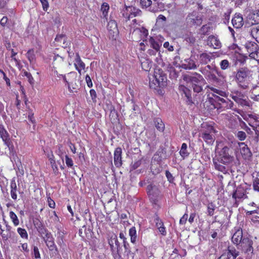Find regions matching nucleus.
Wrapping results in <instances>:
<instances>
[{
    "label": "nucleus",
    "mask_w": 259,
    "mask_h": 259,
    "mask_svg": "<svg viewBox=\"0 0 259 259\" xmlns=\"http://www.w3.org/2000/svg\"><path fill=\"white\" fill-rule=\"evenodd\" d=\"M149 87L151 89L163 88L167 84V76L164 72L159 68H156L154 73L149 77Z\"/></svg>",
    "instance_id": "f257e3e1"
},
{
    "label": "nucleus",
    "mask_w": 259,
    "mask_h": 259,
    "mask_svg": "<svg viewBox=\"0 0 259 259\" xmlns=\"http://www.w3.org/2000/svg\"><path fill=\"white\" fill-rule=\"evenodd\" d=\"M202 16L197 11L189 13L186 18L185 23L187 27H197L202 23Z\"/></svg>",
    "instance_id": "f03ea898"
},
{
    "label": "nucleus",
    "mask_w": 259,
    "mask_h": 259,
    "mask_svg": "<svg viewBox=\"0 0 259 259\" xmlns=\"http://www.w3.org/2000/svg\"><path fill=\"white\" fill-rule=\"evenodd\" d=\"M252 245V240L248 238H244L241 244L238 246V248L242 250L246 254L245 259H250L254 254Z\"/></svg>",
    "instance_id": "7ed1b4c3"
},
{
    "label": "nucleus",
    "mask_w": 259,
    "mask_h": 259,
    "mask_svg": "<svg viewBox=\"0 0 259 259\" xmlns=\"http://www.w3.org/2000/svg\"><path fill=\"white\" fill-rule=\"evenodd\" d=\"M248 54L250 58L259 61V47L254 42L248 41L245 45Z\"/></svg>",
    "instance_id": "20e7f679"
},
{
    "label": "nucleus",
    "mask_w": 259,
    "mask_h": 259,
    "mask_svg": "<svg viewBox=\"0 0 259 259\" xmlns=\"http://www.w3.org/2000/svg\"><path fill=\"white\" fill-rule=\"evenodd\" d=\"M230 151L229 147H223L219 152L218 161L225 164L231 163L233 160V157L230 155Z\"/></svg>",
    "instance_id": "39448f33"
},
{
    "label": "nucleus",
    "mask_w": 259,
    "mask_h": 259,
    "mask_svg": "<svg viewBox=\"0 0 259 259\" xmlns=\"http://www.w3.org/2000/svg\"><path fill=\"white\" fill-rule=\"evenodd\" d=\"M141 11L136 7H128L123 11L122 15L127 20H130L131 18L141 15Z\"/></svg>",
    "instance_id": "423d86ee"
},
{
    "label": "nucleus",
    "mask_w": 259,
    "mask_h": 259,
    "mask_svg": "<svg viewBox=\"0 0 259 259\" xmlns=\"http://www.w3.org/2000/svg\"><path fill=\"white\" fill-rule=\"evenodd\" d=\"M107 29L109 37L112 39H116L118 34V29L115 21L111 20L108 22Z\"/></svg>",
    "instance_id": "0eeeda50"
},
{
    "label": "nucleus",
    "mask_w": 259,
    "mask_h": 259,
    "mask_svg": "<svg viewBox=\"0 0 259 259\" xmlns=\"http://www.w3.org/2000/svg\"><path fill=\"white\" fill-rule=\"evenodd\" d=\"M214 124V123L213 124L208 123V122L202 123L201 124V128L200 133H206L215 136V134L218 133V131L213 126Z\"/></svg>",
    "instance_id": "6e6552de"
},
{
    "label": "nucleus",
    "mask_w": 259,
    "mask_h": 259,
    "mask_svg": "<svg viewBox=\"0 0 259 259\" xmlns=\"http://www.w3.org/2000/svg\"><path fill=\"white\" fill-rule=\"evenodd\" d=\"M196 76H189L185 75L183 76V79L186 81H190L193 85L199 84L201 81L204 80L202 76L196 72L194 73Z\"/></svg>",
    "instance_id": "1a4fd4ad"
},
{
    "label": "nucleus",
    "mask_w": 259,
    "mask_h": 259,
    "mask_svg": "<svg viewBox=\"0 0 259 259\" xmlns=\"http://www.w3.org/2000/svg\"><path fill=\"white\" fill-rule=\"evenodd\" d=\"M250 71L247 68H241L237 72L236 78L239 82H244L247 77L249 75Z\"/></svg>",
    "instance_id": "9d476101"
},
{
    "label": "nucleus",
    "mask_w": 259,
    "mask_h": 259,
    "mask_svg": "<svg viewBox=\"0 0 259 259\" xmlns=\"http://www.w3.org/2000/svg\"><path fill=\"white\" fill-rule=\"evenodd\" d=\"M181 67L182 68L186 70H192L196 69L197 65L191 56L190 58L184 60V62L182 64Z\"/></svg>",
    "instance_id": "9b49d317"
},
{
    "label": "nucleus",
    "mask_w": 259,
    "mask_h": 259,
    "mask_svg": "<svg viewBox=\"0 0 259 259\" xmlns=\"http://www.w3.org/2000/svg\"><path fill=\"white\" fill-rule=\"evenodd\" d=\"M44 239L47 246L51 251H53L54 250H57L53 237L50 233L47 232L45 236L44 237Z\"/></svg>",
    "instance_id": "f8f14e48"
},
{
    "label": "nucleus",
    "mask_w": 259,
    "mask_h": 259,
    "mask_svg": "<svg viewBox=\"0 0 259 259\" xmlns=\"http://www.w3.org/2000/svg\"><path fill=\"white\" fill-rule=\"evenodd\" d=\"M200 71L204 75L207 80L211 82H218L219 78L216 76L215 73L218 71H207L206 70H200Z\"/></svg>",
    "instance_id": "ddd939ff"
},
{
    "label": "nucleus",
    "mask_w": 259,
    "mask_h": 259,
    "mask_svg": "<svg viewBox=\"0 0 259 259\" xmlns=\"http://www.w3.org/2000/svg\"><path fill=\"white\" fill-rule=\"evenodd\" d=\"M207 44L214 49H219L221 47V42L218 38L214 35H210L207 38Z\"/></svg>",
    "instance_id": "4468645a"
},
{
    "label": "nucleus",
    "mask_w": 259,
    "mask_h": 259,
    "mask_svg": "<svg viewBox=\"0 0 259 259\" xmlns=\"http://www.w3.org/2000/svg\"><path fill=\"white\" fill-rule=\"evenodd\" d=\"M109 244L112 251H116L118 252L120 248V243L115 235H113L111 237L110 239L109 240Z\"/></svg>",
    "instance_id": "2eb2a0df"
},
{
    "label": "nucleus",
    "mask_w": 259,
    "mask_h": 259,
    "mask_svg": "<svg viewBox=\"0 0 259 259\" xmlns=\"http://www.w3.org/2000/svg\"><path fill=\"white\" fill-rule=\"evenodd\" d=\"M243 240L242 230L238 229L234 233L232 237V241L234 244L239 246Z\"/></svg>",
    "instance_id": "dca6fc26"
},
{
    "label": "nucleus",
    "mask_w": 259,
    "mask_h": 259,
    "mask_svg": "<svg viewBox=\"0 0 259 259\" xmlns=\"http://www.w3.org/2000/svg\"><path fill=\"white\" fill-rule=\"evenodd\" d=\"M121 153L122 150L120 147L117 148L114 153V164L116 167H119L121 165Z\"/></svg>",
    "instance_id": "f3484780"
},
{
    "label": "nucleus",
    "mask_w": 259,
    "mask_h": 259,
    "mask_svg": "<svg viewBox=\"0 0 259 259\" xmlns=\"http://www.w3.org/2000/svg\"><path fill=\"white\" fill-rule=\"evenodd\" d=\"M233 26L236 28H241L243 25V19L241 15L235 14L232 20Z\"/></svg>",
    "instance_id": "a211bd4d"
},
{
    "label": "nucleus",
    "mask_w": 259,
    "mask_h": 259,
    "mask_svg": "<svg viewBox=\"0 0 259 259\" xmlns=\"http://www.w3.org/2000/svg\"><path fill=\"white\" fill-rule=\"evenodd\" d=\"M74 65L76 69L81 74V71L85 68V64L81 61L78 53L76 54V57Z\"/></svg>",
    "instance_id": "6ab92c4d"
},
{
    "label": "nucleus",
    "mask_w": 259,
    "mask_h": 259,
    "mask_svg": "<svg viewBox=\"0 0 259 259\" xmlns=\"http://www.w3.org/2000/svg\"><path fill=\"white\" fill-rule=\"evenodd\" d=\"M239 147H240V152L241 154L245 158L250 157L252 155L250 149L244 143H239Z\"/></svg>",
    "instance_id": "aec40b11"
},
{
    "label": "nucleus",
    "mask_w": 259,
    "mask_h": 259,
    "mask_svg": "<svg viewBox=\"0 0 259 259\" xmlns=\"http://www.w3.org/2000/svg\"><path fill=\"white\" fill-rule=\"evenodd\" d=\"M249 23L251 25L259 23V10L253 11L248 16Z\"/></svg>",
    "instance_id": "412c9836"
},
{
    "label": "nucleus",
    "mask_w": 259,
    "mask_h": 259,
    "mask_svg": "<svg viewBox=\"0 0 259 259\" xmlns=\"http://www.w3.org/2000/svg\"><path fill=\"white\" fill-rule=\"evenodd\" d=\"M180 92L185 95V96L187 99V102L189 103H192V97L190 90L183 85H180L179 87Z\"/></svg>",
    "instance_id": "4be33fe9"
},
{
    "label": "nucleus",
    "mask_w": 259,
    "mask_h": 259,
    "mask_svg": "<svg viewBox=\"0 0 259 259\" xmlns=\"http://www.w3.org/2000/svg\"><path fill=\"white\" fill-rule=\"evenodd\" d=\"M201 137L208 144L212 145L215 141V138L214 135H212L208 133H200Z\"/></svg>",
    "instance_id": "5701e85b"
},
{
    "label": "nucleus",
    "mask_w": 259,
    "mask_h": 259,
    "mask_svg": "<svg viewBox=\"0 0 259 259\" xmlns=\"http://www.w3.org/2000/svg\"><path fill=\"white\" fill-rule=\"evenodd\" d=\"M232 99L237 103L241 105H246L247 101L244 98L245 96L240 92H237L232 97Z\"/></svg>",
    "instance_id": "b1692460"
},
{
    "label": "nucleus",
    "mask_w": 259,
    "mask_h": 259,
    "mask_svg": "<svg viewBox=\"0 0 259 259\" xmlns=\"http://www.w3.org/2000/svg\"><path fill=\"white\" fill-rule=\"evenodd\" d=\"M64 63V58L59 55H55L53 58V65L54 68L61 67Z\"/></svg>",
    "instance_id": "393cba45"
},
{
    "label": "nucleus",
    "mask_w": 259,
    "mask_h": 259,
    "mask_svg": "<svg viewBox=\"0 0 259 259\" xmlns=\"http://www.w3.org/2000/svg\"><path fill=\"white\" fill-rule=\"evenodd\" d=\"M225 252L228 254L230 257L232 259H235L237 256L239 255V252L237 251L236 249L232 246H228V249Z\"/></svg>",
    "instance_id": "a878e982"
},
{
    "label": "nucleus",
    "mask_w": 259,
    "mask_h": 259,
    "mask_svg": "<svg viewBox=\"0 0 259 259\" xmlns=\"http://www.w3.org/2000/svg\"><path fill=\"white\" fill-rule=\"evenodd\" d=\"M211 57L207 53H202L199 56V62L202 64H207L210 61Z\"/></svg>",
    "instance_id": "bb28decb"
},
{
    "label": "nucleus",
    "mask_w": 259,
    "mask_h": 259,
    "mask_svg": "<svg viewBox=\"0 0 259 259\" xmlns=\"http://www.w3.org/2000/svg\"><path fill=\"white\" fill-rule=\"evenodd\" d=\"M140 5L142 8L148 9L151 12H155V10L151 7V0H140Z\"/></svg>",
    "instance_id": "cd10ccee"
},
{
    "label": "nucleus",
    "mask_w": 259,
    "mask_h": 259,
    "mask_svg": "<svg viewBox=\"0 0 259 259\" xmlns=\"http://www.w3.org/2000/svg\"><path fill=\"white\" fill-rule=\"evenodd\" d=\"M67 37L66 35L64 34H60L56 36L55 38V41L57 42L60 43V45H62V47H66L67 43L66 42Z\"/></svg>",
    "instance_id": "c85d7f7f"
},
{
    "label": "nucleus",
    "mask_w": 259,
    "mask_h": 259,
    "mask_svg": "<svg viewBox=\"0 0 259 259\" xmlns=\"http://www.w3.org/2000/svg\"><path fill=\"white\" fill-rule=\"evenodd\" d=\"M211 29V26L210 23H207L203 25L199 29V33L201 35H207Z\"/></svg>",
    "instance_id": "c756f323"
},
{
    "label": "nucleus",
    "mask_w": 259,
    "mask_h": 259,
    "mask_svg": "<svg viewBox=\"0 0 259 259\" xmlns=\"http://www.w3.org/2000/svg\"><path fill=\"white\" fill-rule=\"evenodd\" d=\"M184 40L191 45H193L196 41V38L193 33L190 32L184 35Z\"/></svg>",
    "instance_id": "7c9ffc66"
},
{
    "label": "nucleus",
    "mask_w": 259,
    "mask_h": 259,
    "mask_svg": "<svg viewBox=\"0 0 259 259\" xmlns=\"http://www.w3.org/2000/svg\"><path fill=\"white\" fill-rule=\"evenodd\" d=\"M129 235L131 237V241L132 243L135 244L137 239V234L136 228L132 227L129 230Z\"/></svg>",
    "instance_id": "2f4dec72"
},
{
    "label": "nucleus",
    "mask_w": 259,
    "mask_h": 259,
    "mask_svg": "<svg viewBox=\"0 0 259 259\" xmlns=\"http://www.w3.org/2000/svg\"><path fill=\"white\" fill-rule=\"evenodd\" d=\"M245 196L244 190L241 188H237L233 194V198L235 199L243 198Z\"/></svg>",
    "instance_id": "473e14b6"
},
{
    "label": "nucleus",
    "mask_w": 259,
    "mask_h": 259,
    "mask_svg": "<svg viewBox=\"0 0 259 259\" xmlns=\"http://www.w3.org/2000/svg\"><path fill=\"white\" fill-rule=\"evenodd\" d=\"M154 125L160 132H163L164 129V124L160 118H155L154 120Z\"/></svg>",
    "instance_id": "72a5a7b5"
},
{
    "label": "nucleus",
    "mask_w": 259,
    "mask_h": 259,
    "mask_svg": "<svg viewBox=\"0 0 259 259\" xmlns=\"http://www.w3.org/2000/svg\"><path fill=\"white\" fill-rule=\"evenodd\" d=\"M149 43L150 46L155 50H159L161 46V42H159L155 40L154 38L150 37L149 40Z\"/></svg>",
    "instance_id": "f704fd0d"
},
{
    "label": "nucleus",
    "mask_w": 259,
    "mask_h": 259,
    "mask_svg": "<svg viewBox=\"0 0 259 259\" xmlns=\"http://www.w3.org/2000/svg\"><path fill=\"white\" fill-rule=\"evenodd\" d=\"M250 97L254 101H259V87H254L252 89Z\"/></svg>",
    "instance_id": "c9c22d12"
},
{
    "label": "nucleus",
    "mask_w": 259,
    "mask_h": 259,
    "mask_svg": "<svg viewBox=\"0 0 259 259\" xmlns=\"http://www.w3.org/2000/svg\"><path fill=\"white\" fill-rule=\"evenodd\" d=\"M0 136L4 143L10 140L9 134L4 128H0Z\"/></svg>",
    "instance_id": "e433bc0d"
},
{
    "label": "nucleus",
    "mask_w": 259,
    "mask_h": 259,
    "mask_svg": "<svg viewBox=\"0 0 259 259\" xmlns=\"http://www.w3.org/2000/svg\"><path fill=\"white\" fill-rule=\"evenodd\" d=\"M250 34L251 36L259 43V27H254L251 29Z\"/></svg>",
    "instance_id": "4c0bfd02"
},
{
    "label": "nucleus",
    "mask_w": 259,
    "mask_h": 259,
    "mask_svg": "<svg viewBox=\"0 0 259 259\" xmlns=\"http://www.w3.org/2000/svg\"><path fill=\"white\" fill-rule=\"evenodd\" d=\"M109 10V6L108 4L104 3L101 6V11L102 12V17L106 18L107 16L108 11Z\"/></svg>",
    "instance_id": "58836bf2"
},
{
    "label": "nucleus",
    "mask_w": 259,
    "mask_h": 259,
    "mask_svg": "<svg viewBox=\"0 0 259 259\" xmlns=\"http://www.w3.org/2000/svg\"><path fill=\"white\" fill-rule=\"evenodd\" d=\"M187 144L186 143H183L182 145V147L180 151V154L181 155V156L183 157V158H185V157H187L189 154V153L187 150Z\"/></svg>",
    "instance_id": "ea45409f"
},
{
    "label": "nucleus",
    "mask_w": 259,
    "mask_h": 259,
    "mask_svg": "<svg viewBox=\"0 0 259 259\" xmlns=\"http://www.w3.org/2000/svg\"><path fill=\"white\" fill-rule=\"evenodd\" d=\"M26 57L30 63H33L35 60V55L33 50H29L27 54Z\"/></svg>",
    "instance_id": "a19ab883"
},
{
    "label": "nucleus",
    "mask_w": 259,
    "mask_h": 259,
    "mask_svg": "<svg viewBox=\"0 0 259 259\" xmlns=\"http://www.w3.org/2000/svg\"><path fill=\"white\" fill-rule=\"evenodd\" d=\"M10 217L15 226L19 225V221L17 215L13 211H11L10 212Z\"/></svg>",
    "instance_id": "79ce46f5"
},
{
    "label": "nucleus",
    "mask_w": 259,
    "mask_h": 259,
    "mask_svg": "<svg viewBox=\"0 0 259 259\" xmlns=\"http://www.w3.org/2000/svg\"><path fill=\"white\" fill-rule=\"evenodd\" d=\"M141 67L145 71H148L151 68V63L148 60H145L141 62Z\"/></svg>",
    "instance_id": "37998d69"
},
{
    "label": "nucleus",
    "mask_w": 259,
    "mask_h": 259,
    "mask_svg": "<svg viewBox=\"0 0 259 259\" xmlns=\"http://www.w3.org/2000/svg\"><path fill=\"white\" fill-rule=\"evenodd\" d=\"M235 136L240 140L244 141L246 138V134L243 131H238L235 134Z\"/></svg>",
    "instance_id": "c03bdc74"
},
{
    "label": "nucleus",
    "mask_w": 259,
    "mask_h": 259,
    "mask_svg": "<svg viewBox=\"0 0 259 259\" xmlns=\"http://www.w3.org/2000/svg\"><path fill=\"white\" fill-rule=\"evenodd\" d=\"M17 232L22 238L25 239L28 238V234L25 229L18 228L17 229Z\"/></svg>",
    "instance_id": "a18cd8bd"
},
{
    "label": "nucleus",
    "mask_w": 259,
    "mask_h": 259,
    "mask_svg": "<svg viewBox=\"0 0 259 259\" xmlns=\"http://www.w3.org/2000/svg\"><path fill=\"white\" fill-rule=\"evenodd\" d=\"M215 206L212 203H209L207 205V212L208 214L210 216H212L214 214V211L215 210Z\"/></svg>",
    "instance_id": "49530a36"
},
{
    "label": "nucleus",
    "mask_w": 259,
    "mask_h": 259,
    "mask_svg": "<svg viewBox=\"0 0 259 259\" xmlns=\"http://www.w3.org/2000/svg\"><path fill=\"white\" fill-rule=\"evenodd\" d=\"M57 148V149L56 150V153H57V154L58 155H59L60 156V157L62 160H63V155L64 153V150L63 149L62 145H58Z\"/></svg>",
    "instance_id": "de8ad7c7"
},
{
    "label": "nucleus",
    "mask_w": 259,
    "mask_h": 259,
    "mask_svg": "<svg viewBox=\"0 0 259 259\" xmlns=\"http://www.w3.org/2000/svg\"><path fill=\"white\" fill-rule=\"evenodd\" d=\"M5 144L8 147L11 153L14 154V147L11 140L7 141Z\"/></svg>",
    "instance_id": "09e8293b"
},
{
    "label": "nucleus",
    "mask_w": 259,
    "mask_h": 259,
    "mask_svg": "<svg viewBox=\"0 0 259 259\" xmlns=\"http://www.w3.org/2000/svg\"><path fill=\"white\" fill-rule=\"evenodd\" d=\"M24 74L27 78L28 81H29L30 84L33 85L34 84V81L30 73L28 72L27 71H25L24 72Z\"/></svg>",
    "instance_id": "8fccbe9b"
},
{
    "label": "nucleus",
    "mask_w": 259,
    "mask_h": 259,
    "mask_svg": "<svg viewBox=\"0 0 259 259\" xmlns=\"http://www.w3.org/2000/svg\"><path fill=\"white\" fill-rule=\"evenodd\" d=\"M200 84L201 83L192 85L193 89L194 92L199 93L202 91L203 89Z\"/></svg>",
    "instance_id": "3c124183"
},
{
    "label": "nucleus",
    "mask_w": 259,
    "mask_h": 259,
    "mask_svg": "<svg viewBox=\"0 0 259 259\" xmlns=\"http://www.w3.org/2000/svg\"><path fill=\"white\" fill-rule=\"evenodd\" d=\"M253 187L255 191H259V179L256 178L253 182Z\"/></svg>",
    "instance_id": "603ef678"
},
{
    "label": "nucleus",
    "mask_w": 259,
    "mask_h": 259,
    "mask_svg": "<svg viewBox=\"0 0 259 259\" xmlns=\"http://www.w3.org/2000/svg\"><path fill=\"white\" fill-rule=\"evenodd\" d=\"M229 65V63L227 60H223L220 63L221 68L223 70L227 69Z\"/></svg>",
    "instance_id": "864d4df0"
},
{
    "label": "nucleus",
    "mask_w": 259,
    "mask_h": 259,
    "mask_svg": "<svg viewBox=\"0 0 259 259\" xmlns=\"http://www.w3.org/2000/svg\"><path fill=\"white\" fill-rule=\"evenodd\" d=\"M154 222L156 224V226L157 228V229L163 226V222L161 221V220H160L159 218L157 216H156V218H155Z\"/></svg>",
    "instance_id": "5fc2aeb1"
},
{
    "label": "nucleus",
    "mask_w": 259,
    "mask_h": 259,
    "mask_svg": "<svg viewBox=\"0 0 259 259\" xmlns=\"http://www.w3.org/2000/svg\"><path fill=\"white\" fill-rule=\"evenodd\" d=\"M65 162L68 167H72L73 165L72 159L71 158H69L67 155L65 156Z\"/></svg>",
    "instance_id": "6e6d98bb"
},
{
    "label": "nucleus",
    "mask_w": 259,
    "mask_h": 259,
    "mask_svg": "<svg viewBox=\"0 0 259 259\" xmlns=\"http://www.w3.org/2000/svg\"><path fill=\"white\" fill-rule=\"evenodd\" d=\"M165 176L167 179V180L170 182V183H172L174 180V177L172 176V175H171V174L168 171V170H166L165 171Z\"/></svg>",
    "instance_id": "4d7b16f0"
},
{
    "label": "nucleus",
    "mask_w": 259,
    "mask_h": 259,
    "mask_svg": "<svg viewBox=\"0 0 259 259\" xmlns=\"http://www.w3.org/2000/svg\"><path fill=\"white\" fill-rule=\"evenodd\" d=\"M200 70H206L207 71H217L215 67L208 65L204 67L201 68Z\"/></svg>",
    "instance_id": "13d9d810"
},
{
    "label": "nucleus",
    "mask_w": 259,
    "mask_h": 259,
    "mask_svg": "<svg viewBox=\"0 0 259 259\" xmlns=\"http://www.w3.org/2000/svg\"><path fill=\"white\" fill-rule=\"evenodd\" d=\"M42 6L43 10L47 11L49 8V3L47 0H39Z\"/></svg>",
    "instance_id": "bf43d9fd"
},
{
    "label": "nucleus",
    "mask_w": 259,
    "mask_h": 259,
    "mask_svg": "<svg viewBox=\"0 0 259 259\" xmlns=\"http://www.w3.org/2000/svg\"><path fill=\"white\" fill-rule=\"evenodd\" d=\"M33 252L35 258L38 259L40 258V253L38 250V248L36 246L33 247Z\"/></svg>",
    "instance_id": "052dcab7"
},
{
    "label": "nucleus",
    "mask_w": 259,
    "mask_h": 259,
    "mask_svg": "<svg viewBox=\"0 0 259 259\" xmlns=\"http://www.w3.org/2000/svg\"><path fill=\"white\" fill-rule=\"evenodd\" d=\"M134 31H139L141 32H143V35L144 36H146L148 35V31L146 29H145L143 27L139 28H136L134 30Z\"/></svg>",
    "instance_id": "680f3d73"
},
{
    "label": "nucleus",
    "mask_w": 259,
    "mask_h": 259,
    "mask_svg": "<svg viewBox=\"0 0 259 259\" xmlns=\"http://www.w3.org/2000/svg\"><path fill=\"white\" fill-rule=\"evenodd\" d=\"M188 215L187 213H185L183 216L181 218L180 220V224L181 225L185 224L187 219H188Z\"/></svg>",
    "instance_id": "e2e57ef3"
},
{
    "label": "nucleus",
    "mask_w": 259,
    "mask_h": 259,
    "mask_svg": "<svg viewBox=\"0 0 259 259\" xmlns=\"http://www.w3.org/2000/svg\"><path fill=\"white\" fill-rule=\"evenodd\" d=\"M163 47L167 49L169 51H172L174 50V47L170 45L168 41H166L163 44Z\"/></svg>",
    "instance_id": "0e129e2a"
},
{
    "label": "nucleus",
    "mask_w": 259,
    "mask_h": 259,
    "mask_svg": "<svg viewBox=\"0 0 259 259\" xmlns=\"http://www.w3.org/2000/svg\"><path fill=\"white\" fill-rule=\"evenodd\" d=\"M85 81L87 85L89 88H91L93 86L92 81L90 76L89 75H87L85 76Z\"/></svg>",
    "instance_id": "69168bd1"
},
{
    "label": "nucleus",
    "mask_w": 259,
    "mask_h": 259,
    "mask_svg": "<svg viewBox=\"0 0 259 259\" xmlns=\"http://www.w3.org/2000/svg\"><path fill=\"white\" fill-rule=\"evenodd\" d=\"M215 168L218 169L219 170L222 171V172H225L226 171V168L224 166H223L222 165H220V164H215Z\"/></svg>",
    "instance_id": "338daca9"
},
{
    "label": "nucleus",
    "mask_w": 259,
    "mask_h": 259,
    "mask_svg": "<svg viewBox=\"0 0 259 259\" xmlns=\"http://www.w3.org/2000/svg\"><path fill=\"white\" fill-rule=\"evenodd\" d=\"M8 19L7 17L4 16L2 18L0 21V24L3 26L5 27L8 22Z\"/></svg>",
    "instance_id": "774afa93"
}]
</instances>
